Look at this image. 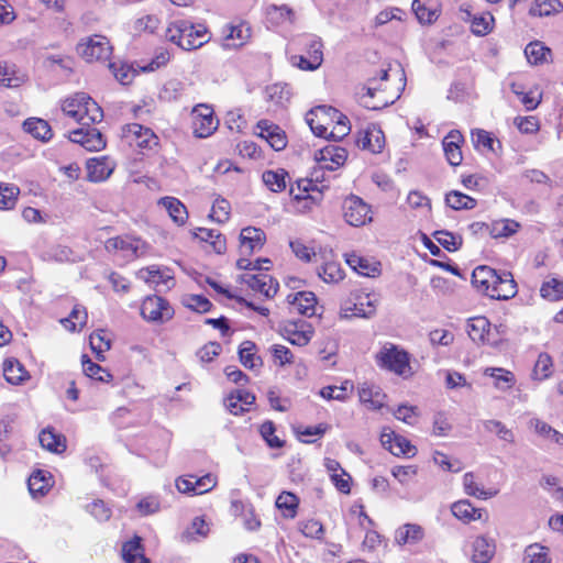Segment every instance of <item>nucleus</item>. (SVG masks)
Here are the masks:
<instances>
[{
    "instance_id": "obj_51",
    "label": "nucleus",
    "mask_w": 563,
    "mask_h": 563,
    "mask_svg": "<svg viewBox=\"0 0 563 563\" xmlns=\"http://www.w3.org/2000/svg\"><path fill=\"white\" fill-rule=\"evenodd\" d=\"M463 486L467 495L474 496L479 499H487L497 494V492H487L484 488L479 487L475 482L473 473L464 474Z\"/></svg>"
},
{
    "instance_id": "obj_34",
    "label": "nucleus",
    "mask_w": 563,
    "mask_h": 563,
    "mask_svg": "<svg viewBox=\"0 0 563 563\" xmlns=\"http://www.w3.org/2000/svg\"><path fill=\"white\" fill-rule=\"evenodd\" d=\"M498 283L497 291L492 294L493 299L508 300L517 295V283L511 273L504 272V276Z\"/></svg>"
},
{
    "instance_id": "obj_20",
    "label": "nucleus",
    "mask_w": 563,
    "mask_h": 563,
    "mask_svg": "<svg viewBox=\"0 0 563 563\" xmlns=\"http://www.w3.org/2000/svg\"><path fill=\"white\" fill-rule=\"evenodd\" d=\"M346 264L357 274L366 277H375L380 274V263L357 255L356 253L345 254Z\"/></svg>"
},
{
    "instance_id": "obj_1",
    "label": "nucleus",
    "mask_w": 563,
    "mask_h": 563,
    "mask_svg": "<svg viewBox=\"0 0 563 563\" xmlns=\"http://www.w3.org/2000/svg\"><path fill=\"white\" fill-rule=\"evenodd\" d=\"M166 38L186 51L200 48L209 40L203 24H194L188 20H176L166 30Z\"/></svg>"
},
{
    "instance_id": "obj_57",
    "label": "nucleus",
    "mask_w": 563,
    "mask_h": 563,
    "mask_svg": "<svg viewBox=\"0 0 563 563\" xmlns=\"http://www.w3.org/2000/svg\"><path fill=\"white\" fill-rule=\"evenodd\" d=\"M23 77L18 76L13 66L7 63L0 64V85L9 88L19 87Z\"/></svg>"
},
{
    "instance_id": "obj_59",
    "label": "nucleus",
    "mask_w": 563,
    "mask_h": 563,
    "mask_svg": "<svg viewBox=\"0 0 563 563\" xmlns=\"http://www.w3.org/2000/svg\"><path fill=\"white\" fill-rule=\"evenodd\" d=\"M373 82H374V79H369V86L363 88V90L365 92L361 95L360 99H361V103L365 108L371 109V110H379V109L387 107L388 101L383 100V101L376 102L373 100L375 91L377 90V88L373 86Z\"/></svg>"
},
{
    "instance_id": "obj_2",
    "label": "nucleus",
    "mask_w": 563,
    "mask_h": 563,
    "mask_svg": "<svg viewBox=\"0 0 563 563\" xmlns=\"http://www.w3.org/2000/svg\"><path fill=\"white\" fill-rule=\"evenodd\" d=\"M62 111L82 126L101 122L103 119L101 107L85 92H78L65 99Z\"/></svg>"
},
{
    "instance_id": "obj_5",
    "label": "nucleus",
    "mask_w": 563,
    "mask_h": 563,
    "mask_svg": "<svg viewBox=\"0 0 563 563\" xmlns=\"http://www.w3.org/2000/svg\"><path fill=\"white\" fill-rule=\"evenodd\" d=\"M377 300L369 294H352L342 307L344 318H372L376 312Z\"/></svg>"
},
{
    "instance_id": "obj_55",
    "label": "nucleus",
    "mask_w": 563,
    "mask_h": 563,
    "mask_svg": "<svg viewBox=\"0 0 563 563\" xmlns=\"http://www.w3.org/2000/svg\"><path fill=\"white\" fill-rule=\"evenodd\" d=\"M89 343L91 350L97 354L99 361H103L102 353L108 351L111 346L110 339L104 334V331L98 330L90 334Z\"/></svg>"
},
{
    "instance_id": "obj_60",
    "label": "nucleus",
    "mask_w": 563,
    "mask_h": 563,
    "mask_svg": "<svg viewBox=\"0 0 563 563\" xmlns=\"http://www.w3.org/2000/svg\"><path fill=\"white\" fill-rule=\"evenodd\" d=\"M71 255L73 251L69 247L63 245H55L44 251L41 254V257L44 261H55L63 263L69 261Z\"/></svg>"
},
{
    "instance_id": "obj_10",
    "label": "nucleus",
    "mask_w": 563,
    "mask_h": 563,
    "mask_svg": "<svg viewBox=\"0 0 563 563\" xmlns=\"http://www.w3.org/2000/svg\"><path fill=\"white\" fill-rule=\"evenodd\" d=\"M279 331L286 340L298 346L307 345L313 334L311 324L305 320L285 321L280 323Z\"/></svg>"
},
{
    "instance_id": "obj_58",
    "label": "nucleus",
    "mask_w": 563,
    "mask_h": 563,
    "mask_svg": "<svg viewBox=\"0 0 563 563\" xmlns=\"http://www.w3.org/2000/svg\"><path fill=\"white\" fill-rule=\"evenodd\" d=\"M275 424L271 420L263 422L260 427V433L267 443V445L272 449H280L284 446V441H282L277 435H275Z\"/></svg>"
},
{
    "instance_id": "obj_33",
    "label": "nucleus",
    "mask_w": 563,
    "mask_h": 563,
    "mask_svg": "<svg viewBox=\"0 0 563 563\" xmlns=\"http://www.w3.org/2000/svg\"><path fill=\"white\" fill-rule=\"evenodd\" d=\"M141 538L135 537L133 540L125 542L122 547V556L125 563H148L144 556Z\"/></svg>"
},
{
    "instance_id": "obj_17",
    "label": "nucleus",
    "mask_w": 563,
    "mask_h": 563,
    "mask_svg": "<svg viewBox=\"0 0 563 563\" xmlns=\"http://www.w3.org/2000/svg\"><path fill=\"white\" fill-rule=\"evenodd\" d=\"M266 241L265 232L260 228L247 227L240 233L241 253L250 255L260 251Z\"/></svg>"
},
{
    "instance_id": "obj_54",
    "label": "nucleus",
    "mask_w": 563,
    "mask_h": 563,
    "mask_svg": "<svg viewBox=\"0 0 563 563\" xmlns=\"http://www.w3.org/2000/svg\"><path fill=\"white\" fill-rule=\"evenodd\" d=\"M185 91V85L178 79L168 80L159 93V98L164 101H176Z\"/></svg>"
},
{
    "instance_id": "obj_11",
    "label": "nucleus",
    "mask_w": 563,
    "mask_h": 563,
    "mask_svg": "<svg viewBox=\"0 0 563 563\" xmlns=\"http://www.w3.org/2000/svg\"><path fill=\"white\" fill-rule=\"evenodd\" d=\"M331 115H338L336 109L329 106H318L306 114V122L314 135L328 137V125Z\"/></svg>"
},
{
    "instance_id": "obj_7",
    "label": "nucleus",
    "mask_w": 563,
    "mask_h": 563,
    "mask_svg": "<svg viewBox=\"0 0 563 563\" xmlns=\"http://www.w3.org/2000/svg\"><path fill=\"white\" fill-rule=\"evenodd\" d=\"M192 129L197 137L210 136L218 128L219 121L213 115V109L208 104H198L192 109Z\"/></svg>"
},
{
    "instance_id": "obj_18",
    "label": "nucleus",
    "mask_w": 563,
    "mask_h": 563,
    "mask_svg": "<svg viewBox=\"0 0 563 563\" xmlns=\"http://www.w3.org/2000/svg\"><path fill=\"white\" fill-rule=\"evenodd\" d=\"M462 142L463 135L457 130L450 131L442 141L446 161L452 166H459L462 163L463 155L460 146Z\"/></svg>"
},
{
    "instance_id": "obj_31",
    "label": "nucleus",
    "mask_w": 563,
    "mask_h": 563,
    "mask_svg": "<svg viewBox=\"0 0 563 563\" xmlns=\"http://www.w3.org/2000/svg\"><path fill=\"white\" fill-rule=\"evenodd\" d=\"M3 375L5 380L12 385H18L29 377L24 366L15 358H8L3 362Z\"/></svg>"
},
{
    "instance_id": "obj_43",
    "label": "nucleus",
    "mask_w": 563,
    "mask_h": 563,
    "mask_svg": "<svg viewBox=\"0 0 563 563\" xmlns=\"http://www.w3.org/2000/svg\"><path fill=\"white\" fill-rule=\"evenodd\" d=\"M20 188L13 184L0 183V210H11L15 207Z\"/></svg>"
},
{
    "instance_id": "obj_26",
    "label": "nucleus",
    "mask_w": 563,
    "mask_h": 563,
    "mask_svg": "<svg viewBox=\"0 0 563 563\" xmlns=\"http://www.w3.org/2000/svg\"><path fill=\"white\" fill-rule=\"evenodd\" d=\"M23 129L36 140L47 142L52 139V128L47 121L40 118H29L23 122Z\"/></svg>"
},
{
    "instance_id": "obj_6",
    "label": "nucleus",
    "mask_w": 563,
    "mask_h": 563,
    "mask_svg": "<svg viewBox=\"0 0 563 563\" xmlns=\"http://www.w3.org/2000/svg\"><path fill=\"white\" fill-rule=\"evenodd\" d=\"M141 314L147 321L164 323L173 318L174 309L164 298L148 296L142 302Z\"/></svg>"
},
{
    "instance_id": "obj_25",
    "label": "nucleus",
    "mask_w": 563,
    "mask_h": 563,
    "mask_svg": "<svg viewBox=\"0 0 563 563\" xmlns=\"http://www.w3.org/2000/svg\"><path fill=\"white\" fill-rule=\"evenodd\" d=\"M291 90L287 84H273L265 89V99L276 108H284L290 100Z\"/></svg>"
},
{
    "instance_id": "obj_32",
    "label": "nucleus",
    "mask_w": 563,
    "mask_h": 563,
    "mask_svg": "<svg viewBox=\"0 0 563 563\" xmlns=\"http://www.w3.org/2000/svg\"><path fill=\"white\" fill-rule=\"evenodd\" d=\"M251 36V30L245 24L229 25L225 33V46L227 47H240Z\"/></svg>"
},
{
    "instance_id": "obj_29",
    "label": "nucleus",
    "mask_w": 563,
    "mask_h": 563,
    "mask_svg": "<svg viewBox=\"0 0 563 563\" xmlns=\"http://www.w3.org/2000/svg\"><path fill=\"white\" fill-rule=\"evenodd\" d=\"M192 234L202 242H209L218 254H223L227 250L225 238L217 230L198 228Z\"/></svg>"
},
{
    "instance_id": "obj_50",
    "label": "nucleus",
    "mask_w": 563,
    "mask_h": 563,
    "mask_svg": "<svg viewBox=\"0 0 563 563\" xmlns=\"http://www.w3.org/2000/svg\"><path fill=\"white\" fill-rule=\"evenodd\" d=\"M82 369L88 377L100 382H109L112 378L108 371L93 363L87 355H82Z\"/></svg>"
},
{
    "instance_id": "obj_22",
    "label": "nucleus",
    "mask_w": 563,
    "mask_h": 563,
    "mask_svg": "<svg viewBox=\"0 0 563 563\" xmlns=\"http://www.w3.org/2000/svg\"><path fill=\"white\" fill-rule=\"evenodd\" d=\"M360 401L368 409L377 410L385 405L386 395L379 386L369 383H363L358 387Z\"/></svg>"
},
{
    "instance_id": "obj_47",
    "label": "nucleus",
    "mask_w": 563,
    "mask_h": 563,
    "mask_svg": "<svg viewBox=\"0 0 563 563\" xmlns=\"http://www.w3.org/2000/svg\"><path fill=\"white\" fill-rule=\"evenodd\" d=\"M267 20L273 24H282L288 20H291L292 10L287 5L269 4L265 9Z\"/></svg>"
},
{
    "instance_id": "obj_48",
    "label": "nucleus",
    "mask_w": 563,
    "mask_h": 563,
    "mask_svg": "<svg viewBox=\"0 0 563 563\" xmlns=\"http://www.w3.org/2000/svg\"><path fill=\"white\" fill-rule=\"evenodd\" d=\"M525 563H550L549 549L539 543L530 544L525 550Z\"/></svg>"
},
{
    "instance_id": "obj_12",
    "label": "nucleus",
    "mask_w": 563,
    "mask_h": 563,
    "mask_svg": "<svg viewBox=\"0 0 563 563\" xmlns=\"http://www.w3.org/2000/svg\"><path fill=\"white\" fill-rule=\"evenodd\" d=\"M69 140L80 144L87 151L98 152L106 147V140L102 133L96 128L85 126L74 130L69 133Z\"/></svg>"
},
{
    "instance_id": "obj_35",
    "label": "nucleus",
    "mask_w": 563,
    "mask_h": 563,
    "mask_svg": "<svg viewBox=\"0 0 563 563\" xmlns=\"http://www.w3.org/2000/svg\"><path fill=\"white\" fill-rule=\"evenodd\" d=\"M288 173L283 169L265 170L262 175V179L267 188L274 192H280L286 188V178Z\"/></svg>"
},
{
    "instance_id": "obj_63",
    "label": "nucleus",
    "mask_w": 563,
    "mask_h": 563,
    "mask_svg": "<svg viewBox=\"0 0 563 563\" xmlns=\"http://www.w3.org/2000/svg\"><path fill=\"white\" fill-rule=\"evenodd\" d=\"M230 202L223 198H219L213 202L210 218L219 223H224L230 218Z\"/></svg>"
},
{
    "instance_id": "obj_8",
    "label": "nucleus",
    "mask_w": 563,
    "mask_h": 563,
    "mask_svg": "<svg viewBox=\"0 0 563 563\" xmlns=\"http://www.w3.org/2000/svg\"><path fill=\"white\" fill-rule=\"evenodd\" d=\"M342 210L345 221L352 227H361L372 220L369 206L357 196L347 197Z\"/></svg>"
},
{
    "instance_id": "obj_37",
    "label": "nucleus",
    "mask_w": 563,
    "mask_h": 563,
    "mask_svg": "<svg viewBox=\"0 0 563 563\" xmlns=\"http://www.w3.org/2000/svg\"><path fill=\"white\" fill-rule=\"evenodd\" d=\"M446 205L454 210H471L477 205L476 200L461 191L452 190L445 196Z\"/></svg>"
},
{
    "instance_id": "obj_40",
    "label": "nucleus",
    "mask_w": 563,
    "mask_h": 563,
    "mask_svg": "<svg viewBox=\"0 0 563 563\" xmlns=\"http://www.w3.org/2000/svg\"><path fill=\"white\" fill-rule=\"evenodd\" d=\"M353 390V384L345 380L341 386H325L320 389L319 395L327 400L345 401L347 394Z\"/></svg>"
},
{
    "instance_id": "obj_23",
    "label": "nucleus",
    "mask_w": 563,
    "mask_h": 563,
    "mask_svg": "<svg viewBox=\"0 0 563 563\" xmlns=\"http://www.w3.org/2000/svg\"><path fill=\"white\" fill-rule=\"evenodd\" d=\"M472 549V561L474 563H489L495 554L496 545L493 539L479 536L473 541Z\"/></svg>"
},
{
    "instance_id": "obj_24",
    "label": "nucleus",
    "mask_w": 563,
    "mask_h": 563,
    "mask_svg": "<svg viewBox=\"0 0 563 563\" xmlns=\"http://www.w3.org/2000/svg\"><path fill=\"white\" fill-rule=\"evenodd\" d=\"M288 301L300 314L312 317L316 313L317 298L311 291H299L288 296Z\"/></svg>"
},
{
    "instance_id": "obj_44",
    "label": "nucleus",
    "mask_w": 563,
    "mask_h": 563,
    "mask_svg": "<svg viewBox=\"0 0 563 563\" xmlns=\"http://www.w3.org/2000/svg\"><path fill=\"white\" fill-rule=\"evenodd\" d=\"M51 476L44 472V471H36L34 472L30 478H29V489H30V493L33 495V496H36V495H44L45 492L51 486Z\"/></svg>"
},
{
    "instance_id": "obj_64",
    "label": "nucleus",
    "mask_w": 563,
    "mask_h": 563,
    "mask_svg": "<svg viewBox=\"0 0 563 563\" xmlns=\"http://www.w3.org/2000/svg\"><path fill=\"white\" fill-rule=\"evenodd\" d=\"M256 345L252 341H244L239 350L240 362L247 368H254L255 363V350Z\"/></svg>"
},
{
    "instance_id": "obj_61",
    "label": "nucleus",
    "mask_w": 563,
    "mask_h": 563,
    "mask_svg": "<svg viewBox=\"0 0 563 563\" xmlns=\"http://www.w3.org/2000/svg\"><path fill=\"white\" fill-rule=\"evenodd\" d=\"M540 292L543 298L559 300L563 298V282L552 278L542 284Z\"/></svg>"
},
{
    "instance_id": "obj_15",
    "label": "nucleus",
    "mask_w": 563,
    "mask_h": 563,
    "mask_svg": "<svg viewBox=\"0 0 563 563\" xmlns=\"http://www.w3.org/2000/svg\"><path fill=\"white\" fill-rule=\"evenodd\" d=\"M356 144L371 153H380L385 146V135L377 124H369L358 133Z\"/></svg>"
},
{
    "instance_id": "obj_53",
    "label": "nucleus",
    "mask_w": 563,
    "mask_h": 563,
    "mask_svg": "<svg viewBox=\"0 0 563 563\" xmlns=\"http://www.w3.org/2000/svg\"><path fill=\"white\" fill-rule=\"evenodd\" d=\"M433 238L449 252L460 250L463 243L461 235H455L449 231H435Z\"/></svg>"
},
{
    "instance_id": "obj_16",
    "label": "nucleus",
    "mask_w": 563,
    "mask_h": 563,
    "mask_svg": "<svg viewBox=\"0 0 563 563\" xmlns=\"http://www.w3.org/2000/svg\"><path fill=\"white\" fill-rule=\"evenodd\" d=\"M241 280L252 290L260 291L267 298L274 297L277 294L279 286L271 275L264 273L244 274L241 276Z\"/></svg>"
},
{
    "instance_id": "obj_42",
    "label": "nucleus",
    "mask_w": 563,
    "mask_h": 563,
    "mask_svg": "<svg viewBox=\"0 0 563 563\" xmlns=\"http://www.w3.org/2000/svg\"><path fill=\"white\" fill-rule=\"evenodd\" d=\"M520 224L511 219H501L490 223V235L493 238H508L515 234Z\"/></svg>"
},
{
    "instance_id": "obj_21",
    "label": "nucleus",
    "mask_w": 563,
    "mask_h": 563,
    "mask_svg": "<svg viewBox=\"0 0 563 563\" xmlns=\"http://www.w3.org/2000/svg\"><path fill=\"white\" fill-rule=\"evenodd\" d=\"M320 156H316L317 161L321 164V168L333 170L344 164L347 152L345 148L328 145L319 152Z\"/></svg>"
},
{
    "instance_id": "obj_14",
    "label": "nucleus",
    "mask_w": 563,
    "mask_h": 563,
    "mask_svg": "<svg viewBox=\"0 0 563 563\" xmlns=\"http://www.w3.org/2000/svg\"><path fill=\"white\" fill-rule=\"evenodd\" d=\"M108 252L122 251L126 257H140L145 253V243L130 236H115L104 243Z\"/></svg>"
},
{
    "instance_id": "obj_41",
    "label": "nucleus",
    "mask_w": 563,
    "mask_h": 563,
    "mask_svg": "<svg viewBox=\"0 0 563 563\" xmlns=\"http://www.w3.org/2000/svg\"><path fill=\"white\" fill-rule=\"evenodd\" d=\"M298 505V497L290 492L280 493L276 499V507L283 511L286 518H295Z\"/></svg>"
},
{
    "instance_id": "obj_45",
    "label": "nucleus",
    "mask_w": 563,
    "mask_h": 563,
    "mask_svg": "<svg viewBox=\"0 0 563 563\" xmlns=\"http://www.w3.org/2000/svg\"><path fill=\"white\" fill-rule=\"evenodd\" d=\"M467 15L471 21V30L474 34L483 36L492 31V23L494 22V16L490 13L471 15V13L467 12Z\"/></svg>"
},
{
    "instance_id": "obj_28",
    "label": "nucleus",
    "mask_w": 563,
    "mask_h": 563,
    "mask_svg": "<svg viewBox=\"0 0 563 563\" xmlns=\"http://www.w3.org/2000/svg\"><path fill=\"white\" fill-rule=\"evenodd\" d=\"M111 167L106 159L91 158L87 162V179L92 183H100L112 174Z\"/></svg>"
},
{
    "instance_id": "obj_27",
    "label": "nucleus",
    "mask_w": 563,
    "mask_h": 563,
    "mask_svg": "<svg viewBox=\"0 0 563 563\" xmlns=\"http://www.w3.org/2000/svg\"><path fill=\"white\" fill-rule=\"evenodd\" d=\"M159 205L166 209L175 223L178 225L186 223L188 219V211L186 206L179 199L175 197H164L159 200Z\"/></svg>"
},
{
    "instance_id": "obj_56",
    "label": "nucleus",
    "mask_w": 563,
    "mask_h": 563,
    "mask_svg": "<svg viewBox=\"0 0 563 563\" xmlns=\"http://www.w3.org/2000/svg\"><path fill=\"white\" fill-rule=\"evenodd\" d=\"M484 428L488 432H494L500 440L514 443L515 434L499 420H486Z\"/></svg>"
},
{
    "instance_id": "obj_36",
    "label": "nucleus",
    "mask_w": 563,
    "mask_h": 563,
    "mask_svg": "<svg viewBox=\"0 0 563 563\" xmlns=\"http://www.w3.org/2000/svg\"><path fill=\"white\" fill-rule=\"evenodd\" d=\"M423 538V530L418 525L407 523L397 529L395 539L398 544L417 543Z\"/></svg>"
},
{
    "instance_id": "obj_4",
    "label": "nucleus",
    "mask_w": 563,
    "mask_h": 563,
    "mask_svg": "<svg viewBox=\"0 0 563 563\" xmlns=\"http://www.w3.org/2000/svg\"><path fill=\"white\" fill-rule=\"evenodd\" d=\"M78 54L88 63L107 60L112 52L109 41L101 35H93L77 45Z\"/></svg>"
},
{
    "instance_id": "obj_39",
    "label": "nucleus",
    "mask_w": 563,
    "mask_h": 563,
    "mask_svg": "<svg viewBox=\"0 0 563 563\" xmlns=\"http://www.w3.org/2000/svg\"><path fill=\"white\" fill-rule=\"evenodd\" d=\"M496 271L488 266H478L473 271L472 284L479 291L484 292L488 289V284L493 283Z\"/></svg>"
},
{
    "instance_id": "obj_3",
    "label": "nucleus",
    "mask_w": 563,
    "mask_h": 563,
    "mask_svg": "<svg viewBox=\"0 0 563 563\" xmlns=\"http://www.w3.org/2000/svg\"><path fill=\"white\" fill-rule=\"evenodd\" d=\"M378 366L395 374L409 377L412 369L409 364V354L393 343H386L376 355Z\"/></svg>"
},
{
    "instance_id": "obj_9",
    "label": "nucleus",
    "mask_w": 563,
    "mask_h": 563,
    "mask_svg": "<svg viewBox=\"0 0 563 563\" xmlns=\"http://www.w3.org/2000/svg\"><path fill=\"white\" fill-rule=\"evenodd\" d=\"M122 135L130 144H135V146L143 150H153L158 145L157 135L150 128L139 123L124 125Z\"/></svg>"
},
{
    "instance_id": "obj_46",
    "label": "nucleus",
    "mask_w": 563,
    "mask_h": 563,
    "mask_svg": "<svg viewBox=\"0 0 563 563\" xmlns=\"http://www.w3.org/2000/svg\"><path fill=\"white\" fill-rule=\"evenodd\" d=\"M550 52V48L545 47L540 42L529 43L525 48V55L531 65H539L544 63Z\"/></svg>"
},
{
    "instance_id": "obj_49",
    "label": "nucleus",
    "mask_w": 563,
    "mask_h": 563,
    "mask_svg": "<svg viewBox=\"0 0 563 563\" xmlns=\"http://www.w3.org/2000/svg\"><path fill=\"white\" fill-rule=\"evenodd\" d=\"M318 275L325 283H338L343 279L344 272L339 263L328 262L318 269Z\"/></svg>"
},
{
    "instance_id": "obj_19",
    "label": "nucleus",
    "mask_w": 563,
    "mask_h": 563,
    "mask_svg": "<svg viewBox=\"0 0 563 563\" xmlns=\"http://www.w3.org/2000/svg\"><path fill=\"white\" fill-rule=\"evenodd\" d=\"M451 511L456 519L463 521L464 523L482 520L484 517L487 519L486 510L483 508H475L467 499L453 503L451 506Z\"/></svg>"
},
{
    "instance_id": "obj_30",
    "label": "nucleus",
    "mask_w": 563,
    "mask_h": 563,
    "mask_svg": "<svg viewBox=\"0 0 563 563\" xmlns=\"http://www.w3.org/2000/svg\"><path fill=\"white\" fill-rule=\"evenodd\" d=\"M489 321L485 317H474L467 320L466 331L475 343H484L489 330Z\"/></svg>"
},
{
    "instance_id": "obj_52",
    "label": "nucleus",
    "mask_w": 563,
    "mask_h": 563,
    "mask_svg": "<svg viewBox=\"0 0 563 563\" xmlns=\"http://www.w3.org/2000/svg\"><path fill=\"white\" fill-rule=\"evenodd\" d=\"M87 320V311L84 307L75 306L68 318L63 319L62 323L69 331L80 330Z\"/></svg>"
},
{
    "instance_id": "obj_38",
    "label": "nucleus",
    "mask_w": 563,
    "mask_h": 563,
    "mask_svg": "<svg viewBox=\"0 0 563 563\" xmlns=\"http://www.w3.org/2000/svg\"><path fill=\"white\" fill-rule=\"evenodd\" d=\"M38 441L49 452L60 453L66 450L65 439L51 430H43L38 435Z\"/></svg>"
},
{
    "instance_id": "obj_62",
    "label": "nucleus",
    "mask_w": 563,
    "mask_h": 563,
    "mask_svg": "<svg viewBox=\"0 0 563 563\" xmlns=\"http://www.w3.org/2000/svg\"><path fill=\"white\" fill-rule=\"evenodd\" d=\"M551 368H552V358L547 353H541L538 356V360L536 362L534 368H533V376L537 379H545L551 375Z\"/></svg>"
},
{
    "instance_id": "obj_13",
    "label": "nucleus",
    "mask_w": 563,
    "mask_h": 563,
    "mask_svg": "<svg viewBox=\"0 0 563 563\" xmlns=\"http://www.w3.org/2000/svg\"><path fill=\"white\" fill-rule=\"evenodd\" d=\"M382 445L396 456L410 455L413 456L417 452L415 445L406 438L396 434L391 429L384 428L380 434Z\"/></svg>"
}]
</instances>
